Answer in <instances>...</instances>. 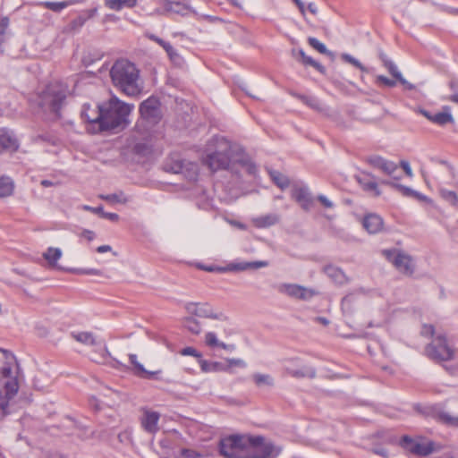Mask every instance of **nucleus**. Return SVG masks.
Returning a JSON list of instances; mask_svg holds the SVG:
<instances>
[{
	"label": "nucleus",
	"instance_id": "4",
	"mask_svg": "<svg viewBox=\"0 0 458 458\" xmlns=\"http://www.w3.org/2000/svg\"><path fill=\"white\" fill-rule=\"evenodd\" d=\"M67 89L60 82L49 84L38 96V105L45 111L58 113L66 98Z\"/></svg>",
	"mask_w": 458,
	"mask_h": 458
},
{
	"label": "nucleus",
	"instance_id": "16",
	"mask_svg": "<svg viewBox=\"0 0 458 458\" xmlns=\"http://www.w3.org/2000/svg\"><path fill=\"white\" fill-rule=\"evenodd\" d=\"M268 266L267 261H252V262H240V263H231L225 267H202V269L208 272L218 271V272H226V271H244L248 269H259L262 267H266Z\"/></svg>",
	"mask_w": 458,
	"mask_h": 458
},
{
	"label": "nucleus",
	"instance_id": "9",
	"mask_svg": "<svg viewBox=\"0 0 458 458\" xmlns=\"http://www.w3.org/2000/svg\"><path fill=\"white\" fill-rule=\"evenodd\" d=\"M427 355L435 360H448L454 357V351L447 344L443 336L433 340L426 348Z\"/></svg>",
	"mask_w": 458,
	"mask_h": 458
},
{
	"label": "nucleus",
	"instance_id": "64",
	"mask_svg": "<svg viewBox=\"0 0 458 458\" xmlns=\"http://www.w3.org/2000/svg\"><path fill=\"white\" fill-rule=\"evenodd\" d=\"M148 38L155 42H157L159 46L162 47L166 43V41L163 40L162 38L153 35V34H148Z\"/></svg>",
	"mask_w": 458,
	"mask_h": 458
},
{
	"label": "nucleus",
	"instance_id": "37",
	"mask_svg": "<svg viewBox=\"0 0 458 458\" xmlns=\"http://www.w3.org/2000/svg\"><path fill=\"white\" fill-rule=\"evenodd\" d=\"M252 379L255 385L259 387L261 386H274L275 379L268 374L255 373L252 375Z\"/></svg>",
	"mask_w": 458,
	"mask_h": 458
},
{
	"label": "nucleus",
	"instance_id": "49",
	"mask_svg": "<svg viewBox=\"0 0 458 458\" xmlns=\"http://www.w3.org/2000/svg\"><path fill=\"white\" fill-rule=\"evenodd\" d=\"M342 59L344 60L345 62L352 64L353 66H355L359 70H360L362 72H367V69L363 66V64L359 60H357L356 58L352 56L351 55H349V54H343L342 55Z\"/></svg>",
	"mask_w": 458,
	"mask_h": 458
},
{
	"label": "nucleus",
	"instance_id": "23",
	"mask_svg": "<svg viewBox=\"0 0 458 458\" xmlns=\"http://www.w3.org/2000/svg\"><path fill=\"white\" fill-rule=\"evenodd\" d=\"M19 143L13 132L6 129H0V148L2 150L16 151Z\"/></svg>",
	"mask_w": 458,
	"mask_h": 458
},
{
	"label": "nucleus",
	"instance_id": "22",
	"mask_svg": "<svg viewBox=\"0 0 458 458\" xmlns=\"http://www.w3.org/2000/svg\"><path fill=\"white\" fill-rule=\"evenodd\" d=\"M211 454V450L204 445L199 447H182L176 454V458H208Z\"/></svg>",
	"mask_w": 458,
	"mask_h": 458
},
{
	"label": "nucleus",
	"instance_id": "41",
	"mask_svg": "<svg viewBox=\"0 0 458 458\" xmlns=\"http://www.w3.org/2000/svg\"><path fill=\"white\" fill-rule=\"evenodd\" d=\"M74 3V0L63 2H45L43 3V5L53 12L58 13Z\"/></svg>",
	"mask_w": 458,
	"mask_h": 458
},
{
	"label": "nucleus",
	"instance_id": "19",
	"mask_svg": "<svg viewBox=\"0 0 458 458\" xmlns=\"http://www.w3.org/2000/svg\"><path fill=\"white\" fill-rule=\"evenodd\" d=\"M160 413L154 411L144 410L140 419V425L149 434H156L159 430L158 421Z\"/></svg>",
	"mask_w": 458,
	"mask_h": 458
},
{
	"label": "nucleus",
	"instance_id": "31",
	"mask_svg": "<svg viewBox=\"0 0 458 458\" xmlns=\"http://www.w3.org/2000/svg\"><path fill=\"white\" fill-rule=\"evenodd\" d=\"M130 361L134 366L135 369V374L140 377L144 378H151L154 375L157 374L159 371H148L144 369L143 365L140 364L137 360V355L136 354H130L129 355Z\"/></svg>",
	"mask_w": 458,
	"mask_h": 458
},
{
	"label": "nucleus",
	"instance_id": "7",
	"mask_svg": "<svg viewBox=\"0 0 458 458\" xmlns=\"http://www.w3.org/2000/svg\"><path fill=\"white\" fill-rule=\"evenodd\" d=\"M282 451V447L276 445L263 437H250L249 458H276Z\"/></svg>",
	"mask_w": 458,
	"mask_h": 458
},
{
	"label": "nucleus",
	"instance_id": "51",
	"mask_svg": "<svg viewBox=\"0 0 458 458\" xmlns=\"http://www.w3.org/2000/svg\"><path fill=\"white\" fill-rule=\"evenodd\" d=\"M180 353L183 356H192L199 360L202 359V354L194 347H185L181 350Z\"/></svg>",
	"mask_w": 458,
	"mask_h": 458
},
{
	"label": "nucleus",
	"instance_id": "3",
	"mask_svg": "<svg viewBox=\"0 0 458 458\" xmlns=\"http://www.w3.org/2000/svg\"><path fill=\"white\" fill-rule=\"evenodd\" d=\"M22 378L15 355L0 348V390L6 394H17Z\"/></svg>",
	"mask_w": 458,
	"mask_h": 458
},
{
	"label": "nucleus",
	"instance_id": "48",
	"mask_svg": "<svg viewBox=\"0 0 458 458\" xmlns=\"http://www.w3.org/2000/svg\"><path fill=\"white\" fill-rule=\"evenodd\" d=\"M307 106H310L311 108L322 111L323 106L322 104L315 98H309L305 96H300L299 97Z\"/></svg>",
	"mask_w": 458,
	"mask_h": 458
},
{
	"label": "nucleus",
	"instance_id": "47",
	"mask_svg": "<svg viewBox=\"0 0 458 458\" xmlns=\"http://www.w3.org/2000/svg\"><path fill=\"white\" fill-rule=\"evenodd\" d=\"M272 179L275 182V183L281 189H285L289 185V180L284 175L274 172L271 174Z\"/></svg>",
	"mask_w": 458,
	"mask_h": 458
},
{
	"label": "nucleus",
	"instance_id": "45",
	"mask_svg": "<svg viewBox=\"0 0 458 458\" xmlns=\"http://www.w3.org/2000/svg\"><path fill=\"white\" fill-rule=\"evenodd\" d=\"M308 42L310 47L318 51L320 54L331 55V52L327 49L326 46L317 38L310 37L308 38Z\"/></svg>",
	"mask_w": 458,
	"mask_h": 458
},
{
	"label": "nucleus",
	"instance_id": "43",
	"mask_svg": "<svg viewBox=\"0 0 458 458\" xmlns=\"http://www.w3.org/2000/svg\"><path fill=\"white\" fill-rule=\"evenodd\" d=\"M440 196L447 202H449L453 206H456L458 204V196L453 191H448L444 188L439 190Z\"/></svg>",
	"mask_w": 458,
	"mask_h": 458
},
{
	"label": "nucleus",
	"instance_id": "39",
	"mask_svg": "<svg viewBox=\"0 0 458 458\" xmlns=\"http://www.w3.org/2000/svg\"><path fill=\"white\" fill-rule=\"evenodd\" d=\"M382 183L394 188V190L398 191L400 193H402V195H403L405 197H413V195L415 194L414 190H412L407 186L391 182V181H383Z\"/></svg>",
	"mask_w": 458,
	"mask_h": 458
},
{
	"label": "nucleus",
	"instance_id": "40",
	"mask_svg": "<svg viewBox=\"0 0 458 458\" xmlns=\"http://www.w3.org/2000/svg\"><path fill=\"white\" fill-rule=\"evenodd\" d=\"M99 198L109 202V203H113V204L114 203L125 204L129 200L123 192L106 194V195L102 194L99 196Z\"/></svg>",
	"mask_w": 458,
	"mask_h": 458
},
{
	"label": "nucleus",
	"instance_id": "18",
	"mask_svg": "<svg viewBox=\"0 0 458 458\" xmlns=\"http://www.w3.org/2000/svg\"><path fill=\"white\" fill-rule=\"evenodd\" d=\"M159 101L156 98H148L140 106L141 116L150 122H157L159 119Z\"/></svg>",
	"mask_w": 458,
	"mask_h": 458
},
{
	"label": "nucleus",
	"instance_id": "27",
	"mask_svg": "<svg viewBox=\"0 0 458 458\" xmlns=\"http://www.w3.org/2000/svg\"><path fill=\"white\" fill-rule=\"evenodd\" d=\"M205 344L209 348H222L224 350L233 352L235 350L234 344H226L218 340L216 335L214 332H208L205 335Z\"/></svg>",
	"mask_w": 458,
	"mask_h": 458
},
{
	"label": "nucleus",
	"instance_id": "63",
	"mask_svg": "<svg viewBox=\"0 0 458 458\" xmlns=\"http://www.w3.org/2000/svg\"><path fill=\"white\" fill-rule=\"evenodd\" d=\"M98 13V9L97 8H92V9H89V10H86L84 12V13L82 14V16H84V18H87V20L94 17Z\"/></svg>",
	"mask_w": 458,
	"mask_h": 458
},
{
	"label": "nucleus",
	"instance_id": "32",
	"mask_svg": "<svg viewBox=\"0 0 458 458\" xmlns=\"http://www.w3.org/2000/svg\"><path fill=\"white\" fill-rule=\"evenodd\" d=\"M62 250L59 248L49 247L43 253V258L47 260L50 267H56L57 261L62 257Z\"/></svg>",
	"mask_w": 458,
	"mask_h": 458
},
{
	"label": "nucleus",
	"instance_id": "13",
	"mask_svg": "<svg viewBox=\"0 0 458 458\" xmlns=\"http://www.w3.org/2000/svg\"><path fill=\"white\" fill-rule=\"evenodd\" d=\"M400 445L406 451L420 456L428 455L433 452V445L431 442L414 439L408 436L403 437Z\"/></svg>",
	"mask_w": 458,
	"mask_h": 458
},
{
	"label": "nucleus",
	"instance_id": "44",
	"mask_svg": "<svg viewBox=\"0 0 458 458\" xmlns=\"http://www.w3.org/2000/svg\"><path fill=\"white\" fill-rule=\"evenodd\" d=\"M184 327L194 335H199L201 332L199 323L193 318H186Z\"/></svg>",
	"mask_w": 458,
	"mask_h": 458
},
{
	"label": "nucleus",
	"instance_id": "34",
	"mask_svg": "<svg viewBox=\"0 0 458 458\" xmlns=\"http://www.w3.org/2000/svg\"><path fill=\"white\" fill-rule=\"evenodd\" d=\"M137 4V0H105V5L114 11H120L123 7L131 8Z\"/></svg>",
	"mask_w": 458,
	"mask_h": 458
},
{
	"label": "nucleus",
	"instance_id": "56",
	"mask_svg": "<svg viewBox=\"0 0 458 458\" xmlns=\"http://www.w3.org/2000/svg\"><path fill=\"white\" fill-rule=\"evenodd\" d=\"M400 166L403 169V171H404V173L406 174L407 176L412 177L413 174H412L411 168L410 164H409L408 161L402 160L400 162Z\"/></svg>",
	"mask_w": 458,
	"mask_h": 458
},
{
	"label": "nucleus",
	"instance_id": "59",
	"mask_svg": "<svg viewBox=\"0 0 458 458\" xmlns=\"http://www.w3.org/2000/svg\"><path fill=\"white\" fill-rule=\"evenodd\" d=\"M434 327L432 325H424L421 334L426 336H432L434 335Z\"/></svg>",
	"mask_w": 458,
	"mask_h": 458
},
{
	"label": "nucleus",
	"instance_id": "30",
	"mask_svg": "<svg viewBox=\"0 0 458 458\" xmlns=\"http://www.w3.org/2000/svg\"><path fill=\"white\" fill-rule=\"evenodd\" d=\"M15 188L13 179L6 175L0 176V198H7L13 194Z\"/></svg>",
	"mask_w": 458,
	"mask_h": 458
},
{
	"label": "nucleus",
	"instance_id": "5",
	"mask_svg": "<svg viewBox=\"0 0 458 458\" xmlns=\"http://www.w3.org/2000/svg\"><path fill=\"white\" fill-rule=\"evenodd\" d=\"M216 150L204 159L205 165L212 171L229 168L232 160V148L228 140L224 138L215 140Z\"/></svg>",
	"mask_w": 458,
	"mask_h": 458
},
{
	"label": "nucleus",
	"instance_id": "62",
	"mask_svg": "<svg viewBox=\"0 0 458 458\" xmlns=\"http://www.w3.org/2000/svg\"><path fill=\"white\" fill-rule=\"evenodd\" d=\"M119 18L114 14H106L103 18V23L116 22Z\"/></svg>",
	"mask_w": 458,
	"mask_h": 458
},
{
	"label": "nucleus",
	"instance_id": "21",
	"mask_svg": "<svg viewBox=\"0 0 458 458\" xmlns=\"http://www.w3.org/2000/svg\"><path fill=\"white\" fill-rule=\"evenodd\" d=\"M368 162L373 167L382 171L387 175H393L398 168V165L394 162L386 160L379 156H372L369 157Z\"/></svg>",
	"mask_w": 458,
	"mask_h": 458
},
{
	"label": "nucleus",
	"instance_id": "42",
	"mask_svg": "<svg viewBox=\"0 0 458 458\" xmlns=\"http://www.w3.org/2000/svg\"><path fill=\"white\" fill-rule=\"evenodd\" d=\"M386 61V68L389 73L395 78L400 83H406V80L403 77L402 73L398 71L396 65L391 60Z\"/></svg>",
	"mask_w": 458,
	"mask_h": 458
},
{
	"label": "nucleus",
	"instance_id": "10",
	"mask_svg": "<svg viewBox=\"0 0 458 458\" xmlns=\"http://www.w3.org/2000/svg\"><path fill=\"white\" fill-rule=\"evenodd\" d=\"M382 253L401 273L405 275L413 273L414 267L409 255L397 250H384Z\"/></svg>",
	"mask_w": 458,
	"mask_h": 458
},
{
	"label": "nucleus",
	"instance_id": "38",
	"mask_svg": "<svg viewBox=\"0 0 458 458\" xmlns=\"http://www.w3.org/2000/svg\"><path fill=\"white\" fill-rule=\"evenodd\" d=\"M437 420L448 427L458 428V416H454L446 411H440L437 414Z\"/></svg>",
	"mask_w": 458,
	"mask_h": 458
},
{
	"label": "nucleus",
	"instance_id": "60",
	"mask_svg": "<svg viewBox=\"0 0 458 458\" xmlns=\"http://www.w3.org/2000/svg\"><path fill=\"white\" fill-rule=\"evenodd\" d=\"M103 218H106L108 220H111L113 222H117L119 220V216L115 213H107L103 210L101 216Z\"/></svg>",
	"mask_w": 458,
	"mask_h": 458
},
{
	"label": "nucleus",
	"instance_id": "11",
	"mask_svg": "<svg viewBox=\"0 0 458 458\" xmlns=\"http://www.w3.org/2000/svg\"><path fill=\"white\" fill-rule=\"evenodd\" d=\"M276 289L281 294L286 295L293 299L302 301L310 300L316 294L314 290L297 284H279L276 286Z\"/></svg>",
	"mask_w": 458,
	"mask_h": 458
},
{
	"label": "nucleus",
	"instance_id": "55",
	"mask_svg": "<svg viewBox=\"0 0 458 458\" xmlns=\"http://www.w3.org/2000/svg\"><path fill=\"white\" fill-rule=\"evenodd\" d=\"M318 200L327 208H332L334 207V203L325 195H318Z\"/></svg>",
	"mask_w": 458,
	"mask_h": 458
},
{
	"label": "nucleus",
	"instance_id": "57",
	"mask_svg": "<svg viewBox=\"0 0 458 458\" xmlns=\"http://www.w3.org/2000/svg\"><path fill=\"white\" fill-rule=\"evenodd\" d=\"M9 26V19L7 17H3L0 19V36L4 35L5 30Z\"/></svg>",
	"mask_w": 458,
	"mask_h": 458
},
{
	"label": "nucleus",
	"instance_id": "12",
	"mask_svg": "<svg viewBox=\"0 0 458 458\" xmlns=\"http://www.w3.org/2000/svg\"><path fill=\"white\" fill-rule=\"evenodd\" d=\"M284 369L287 375L296 378L314 377L316 376V371L313 368L303 364L297 358L285 360Z\"/></svg>",
	"mask_w": 458,
	"mask_h": 458
},
{
	"label": "nucleus",
	"instance_id": "14",
	"mask_svg": "<svg viewBox=\"0 0 458 458\" xmlns=\"http://www.w3.org/2000/svg\"><path fill=\"white\" fill-rule=\"evenodd\" d=\"M102 105H98L91 107L89 105H84L81 112V116L89 123L88 131L91 133H98V125L102 122Z\"/></svg>",
	"mask_w": 458,
	"mask_h": 458
},
{
	"label": "nucleus",
	"instance_id": "2",
	"mask_svg": "<svg viewBox=\"0 0 458 458\" xmlns=\"http://www.w3.org/2000/svg\"><path fill=\"white\" fill-rule=\"evenodd\" d=\"M133 109L132 105L120 101L116 98L102 104V122L98 125L100 132L105 131H119L129 124L128 116Z\"/></svg>",
	"mask_w": 458,
	"mask_h": 458
},
{
	"label": "nucleus",
	"instance_id": "58",
	"mask_svg": "<svg viewBox=\"0 0 458 458\" xmlns=\"http://www.w3.org/2000/svg\"><path fill=\"white\" fill-rule=\"evenodd\" d=\"M81 236L85 238L87 241L91 242L95 239L96 234L93 231L85 229L81 232Z\"/></svg>",
	"mask_w": 458,
	"mask_h": 458
},
{
	"label": "nucleus",
	"instance_id": "8",
	"mask_svg": "<svg viewBox=\"0 0 458 458\" xmlns=\"http://www.w3.org/2000/svg\"><path fill=\"white\" fill-rule=\"evenodd\" d=\"M200 369L204 373L209 372H227L233 373V368H246V362L240 358H226L225 362L211 361L205 359L199 360Z\"/></svg>",
	"mask_w": 458,
	"mask_h": 458
},
{
	"label": "nucleus",
	"instance_id": "36",
	"mask_svg": "<svg viewBox=\"0 0 458 458\" xmlns=\"http://www.w3.org/2000/svg\"><path fill=\"white\" fill-rule=\"evenodd\" d=\"M293 55H298L303 64L310 65V66L314 67L316 70H318V72H324V70H325L324 66L322 64H320L319 63L316 62L315 60H313L310 56H308L302 49H299L297 51L293 50Z\"/></svg>",
	"mask_w": 458,
	"mask_h": 458
},
{
	"label": "nucleus",
	"instance_id": "53",
	"mask_svg": "<svg viewBox=\"0 0 458 458\" xmlns=\"http://www.w3.org/2000/svg\"><path fill=\"white\" fill-rule=\"evenodd\" d=\"M376 82L379 84H383L386 87H394L396 85V81L394 80H390L384 75H378L376 77Z\"/></svg>",
	"mask_w": 458,
	"mask_h": 458
},
{
	"label": "nucleus",
	"instance_id": "1",
	"mask_svg": "<svg viewBox=\"0 0 458 458\" xmlns=\"http://www.w3.org/2000/svg\"><path fill=\"white\" fill-rule=\"evenodd\" d=\"M113 85L130 97L139 96L143 90V81L137 66L127 59L116 60L110 69Z\"/></svg>",
	"mask_w": 458,
	"mask_h": 458
},
{
	"label": "nucleus",
	"instance_id": "33",
	"mask_svg": "<svg viewBox=\"0 0 458 458\" xmlns=\"http://www.w3.org/2000/svg\"><path fill=\"white\" fill-rule=\"evenodd\" d=\"M357 181L364 191L374 192L375 196H379L381 194L377 182L374 180L369 179L368 175L358 177Z\"/></svg>",
	"mask_w": 458,
	"mask_h": 458
},
{
	"label": "nucleus",
	"instance_id": "35",
	"mask_svg": "<svg viewBox=\"0 0 458 458\" xmlns=\"http://www.w3.org/2000/svg\"><path fill=\"white\" fill-rule=\"evenodd\" d=\"M16 394H6L5 391L0 390V420L9 413L10 403Z\"/></svg>",
	"mask_w": 458,
	"mask_h": 458
},
{
	"label": "nucleus",
	"instance_id": "20",
	"mask_svg": "<svg viewBox=\"0 0 458 458\" xmlns=\"http://www.w3.org/2000/svg\"><path fill=\"white\" fill-rule=\"evenodd\" d=\"M187 310L197 317L219 319L221 314L214 312L212 307L208 303H189L186 306Z\"/></svg>",
	"mask_w": 458,
	"mask_h": 458
},
{
	"label": "nucleus",
	"instance_id": "52",
	"mask_svg": "<svg viewBox=\"0 0 458 458\" xmlns=\"http://www.w3.org/2000/svg\"><path fill=\"white\" fill-rule=\"evenodd\" d=\"M86 21L87 18H84V16L80 15L69 23V27L71 30H78L83 26Z\"/></svg>",
	"mask_w": 458,
	"mask_h": 458
},
{
	"label": "nucleus",
	"instance_id": "6",
	"mask_svg": "<svg viewBox=\"0 0 458 458\" xmlns=\"http://www.w3.org/2000/svg\"><path fill=\"white\" fill-rule=\"evenodd\" d=\"M249 440L246 436H230L220 441V454L225 458H249Z\"/></svg>",
	"mask_w": 458,
	"mask_h": 458
},
{
	"label": "nucleus",
	"instance_id": "15",
	"mask_svg": "<svg viewBox=\"0 0 458 458\" xmlns=\"http://www.w3.org/2000/svg\"><path fill=\"white\" fill-rule=\"evenodd\" d=\"M71 336L77 342L87 345V346H92V347H100V352L101 356L103 358H106V356H109L110 353L105 344V343L99 341L97 339V337L94 335L91 332L87 331H74L71 333Z\"/></svg>",
	"mask_w": 458,
	"mask_h": 458
},
{
	"label": "nucleus",
	"instance_id": "54",
	"mask_svg": "<svg viewBox=\"0 0 458 458\" xmlns=\"http://www.w3.org/2000/svg\"><path fill=\"white\" fill-rule=\"evenodd\" d=\"M163 48L165 50L171 60L174 61L176 58L179 57L178 54L175 52V50L174 49L170 43L166 42L164 45Z\"/></svg>",
	"mask_w": 458,
	"mask_h": 458
},
{
	"label": "nucleus",
	"instance_id": "46",
	"mask_svg": "<svg viewBox=\"0 0 458 458\" xmlns=\"http://www.w3.org/2000/svg\"><path fill=\"white\" fill-rule=\"evenodd\" d=\"M171 10L174 13L182 14V15H188L192 12V10L186 5L185 4L180 3V2H174L171 5Z\"/></svg>",
	"mask_w": 458,
	"mask_h": 458
},
{
	"label": "nucleus",
	"instance_id": "29",
	"mask_svg": "<svg viewBox=\"0 0 458 458\" xmlns=\"http://www.w3.org/2000/svg\"><path fill=\"white\" fill-rule=\"evenodd\" d=\"M324 272L336 284H344L348 281L345 274L337 267L332 265L326 266Z\"/></svg>",
	"mask_w": 458,
	"mask_h": 458
},
{
	"label": "nucleus",
	"instance_id": "17",
	"mask_svg": "<svg viewBox=\"0 0 458 458\" xmlns=\"http://www.w3.org/2000/svg\"><path fill=\"white\" fill-rule=\"evenodd\" d=\"M291 196L305 211H310L314 207L315 199L306 186L294 187Z\"/></svg>",
	"mask_w": 458,
	"mask_h": 458
},
{
	"label": "nucleus",
	"instance_id": "24",
	"mask_svg": "<svg viewBox=\"0 0 458 458\" xmlns=\"http://www.w3.org/2000/svg\"><path fill=\"white\" fill-rule=\"evenodd\" d=\"M362 225L368 233H377L382 231L384 223L379 216L369 214L363 218Z\"/></svg>",
	"mask_w": 458,
	"mask_h": 458
},
{
	"label": "nucleus",
	"instance_id": "28",
	"mask_svg": "<svg viewBox=\"0 0 458 458\" xmlns=\"http://www.w3.org/2000/svg\"><path fill=\"white\" fill-rule=\"evenodd\" d=\"M280 221V216L277 214H267L255 217L252 222L258 228H266L275 225Z\"/></svg>",
	"mask_w": 458,
	"mask_h": 458
},
{
	"label": "nucleus",
	"instance_id": "26",
	"mask_svg": "<svg viewBox=\"0 0 458 458\" xmlns=\"http://www.w3.org/2000/svg\"><path fill=\"white\" fill-rule=\"evenodd\" d=\"M433 123L439 126H445L448 123L454 124V118L451 113V107L444 106L441 112L434 114Z\"/></svg>",
	"mask_w": 458,
	"mask_h": 458
},
{
	"label": "nucleus",
	"instance_id": "50",
	"mask_svg": "<svg viewBox=\"0 0 458 458\" xmlns=\"http://www.w3.org/2000/svg\"><path fill=\"white\" fill-rule=\"evenodd\" d=\"M70 271L77 275L102 276V271L95 268H72Z\"/></svg>",
	"mask_w": 458,
	"mask_h": 458
},
{
	"label": "nucleus",
	"instance_id": "61",
	"mask_svg": "<svg viewBox=\"0 0 458 458\" xmlns=\"http://www.w3.org/2000/svg\"><path fill=\"white\" fill-rule=\"evenodd\" d=\"M416 112L425 116L428 121L433 123L434 114H431L428 111L422 109V108H417Z\"/></svg>",
	"mask_w": 458,
	"mask_h": 458
},
{
	"label": "nucleus",
	"instance_id": "25",
	"mask_svg": "<svg viewBox=\"0 0 458 458\" xmlns=\"http://www.w3.org/2000/svg\"><path fill=\"white\" fill-rule=\"evenodd\" d=\"M174 173H188L187 175L191 179H195L198 175L199 166L196 163L186 162L181 160L175 164V167L172 168Z\"/></svg>",
	"mask_w": 458,
	"mask_h": 458
}]
</instances>
